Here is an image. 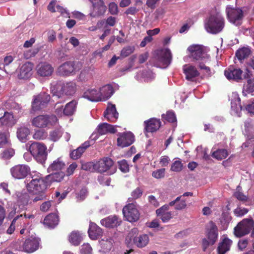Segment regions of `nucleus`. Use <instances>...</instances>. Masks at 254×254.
<instances>
[{"label":"nucleus","mask_w":254,"mask_h":254,"mask_svg":"<svg viewBox=\"0 0 254 254\" xmlns=\"http://www.w3.org/2000/svg\"><path fill=\"white\" fill-rule=\"evenodd\" d=\"M188 56L184 58L186 63L198 62L203 63L209 61L210 56L207 54L206 48L199 44H192L187 49Z\"/></svg>","instance_id":"1"},{"label":"nucleus","mask_w":254,"mask_h":254,"mask_svg":"<svg viewBox=\"0 0 254 254\" xmlns=\"http://www.w3.org/2000/svg\"><path fill=\"white\" fill-rule=\"evenodd\" d=\"M204 26L208 33L216 34L223 30L225 26V19L219 12L212 11L205 19Z\"/></svg>","instance_id":"2"},{"label":"nucleus","mask_w":254,"mask_h":254,"mask_svg":"<svg viewBox=\"0 0 254 254\" xmlns=\"http://www.w3.org/2000/svg\"><path fill=\"white\" fill-rule=\"evenodd\" d=\"M77 90V84L74 81H69L66 82H59L51 88L52 93L54 96L58 98L62 95L73 96Z\"/></svg>","instance_id":"3"},{"label":"nucleus","mask_w":254,"mask_h":254,"mask_svg":"<svg viewBox=\"0 0 254 254\" xmlns=\"http://www.w3.org/2000/svg\"><path fill=\"white\" fill-rule=\"evenodd\" d=\"M30 176L32 180L26 185L27 190L29 193H37L46 190L47 182L41 174L33 172Z\"/></svg>","instance_id":"4"},{"label":"nucleus","mask_w":254,"mask_h":254,"mask_svg":"<svg viewBox=\"0 0 254 254\" xmlns=\"http://www.w3.org/2000/svg\"><path fill=\"white\" fill-rule=\"evenodd\" d=\"M29 151L37 162L44 163L47 158V148L43 143L33 142L29 147Z\"/></svg>","instance_id":"5"},{"label":"nucleus","mask_w":254,"mask_h":254,"mask_svg":"<svg viewBox=\"0 0 254 254\" xmlns=\"http://www.w3.org/2000/svg\"><path fill=\"white\" fill-rule=\"evenodd\" d=\"M58 121L55 115H40L33 118L31 121V125L33 127L37 128H50L53 126Z\"/></svg>","instance_id":"6"},{"label":"nucleus","mask_w":254,"mask_h":254,"mask_svg":"<svg viewBox=\"0 0 254 254\" xmlns=\"http://www.w3.org/2000/svg\"><path fill=\"white\" fill-rule=\"evenodd\" d=\"M254 225V221L252 219H244L234 228V234L238 238L243 237L250 232Z\"/></svg>","instance_id":"7"},{"label":"nucleus","mask_w":254,"mask_h":254,"mask_svg":"<svg viewBox=\"0 0 254 254\" xmlns=\"http://www.w3.org/2000/svg\"><path fill=\"white\" fill-rule=\"evenodd\" d=\"M123 214L126 220L131 223L137 222L140 217V213L136 205L132 203H128L123 207Z\"/></svg>","instance_id":"8"},{"label":"nucleus","mask_w":254,"mask_h":254,"mask_svg":"<svg viewBox=\"0 0 254 254\" xmlns=\"http://www.w3.org/2000/svg\"><path fill=\"white\" fill-rule=\"evenodd\" d=\"M226 12L228 19L231 23L235 25H239L241 23L244 16L243 12L241 9L228 5L226 8Z\"/></svg>","instance_id":"9"},{"label":"nucleus","mask_w":254,"mask_h":254,"mask_svg":"<svg viewBox=\"0 0 254 254\" xmlns=\"http://www.w3.org/2000/svg\"><path fill=\"white\" fill-rule=\"evenodd\" d=\"M50 99V95L45 92H41L34 96L32 103V110L35 112L43 109L49 102Z\"/></svg>","instance_id":"10"},{"label":"nucleus","mask_w":254,"mask_h":254,"mask_svg":"<svg viewBox=\"0 0 254 254\" xmlns=\"http://www.w3.org/2000/svg\"><path fill=\"white\" fill-rule=\"evenodd\" d=\"M30 168L25 164L15 165L10 169L12 176L16 179H22L26 178L30 173Z\"/></svg>","instance_id":"11"},{"label":"nucleus","mask_w":254,"mask_h":254,"mask_svg":"<svg viewBox=\"0 0 254 254\" xmlns=\"http://www.w3.org/2000/svg\"><path fill=\"white\" fill-rule=\"evenodd\" d=\"M82 64H61L58 68V73L62 76H68L75 74L82 68Z\"/></svg>","instance_id":"12"},{"label":"nucleus","mask_w":254,"mask_h":254,"mask_svg":"<svg viewBox=\"0 0 254 254\" xmlns=\"http://www.w3.org/2000/svg\"><path fill=\"white\" fill-rule=\"evenodd\" d=\"M117 138V145L122 148L128 146L134 141V136L131 132L119 133Z\"/></svg>","instance_id":"13"},{"label":"nucleus","mask_w":254,"mask_h":254,"mask_svg":"<svg viewBox=\"0 0 254 254\" xmlns=\"http://www.w3.org/2000/svg\"><path fill=\"white\" fill-rule=\"evenodd\" d=\"M101 224L108 228H117L120 226L122 223L121 218L116 215H110L100 221Z\"/></svg>","instance_id":"14"},{"label":"nucleus","mask_w":254,"mask_h":254,"mask_svg":"<svg viewBox=\"0 0 254 254\" xmlns=\"http://www.w3.org/2000/svg\"><path fill=\"white\" fill-rule=\"evenodd\" d=\"M242 72L241 69L236 68L233 65H230L225 70L224 74L228 79L239 82L242 79Z\"/></svg>","instance_id":"15"},{"label":"nucleus","mask_w":254,"mask_h":254,"mask_svg":"<svg viewBox=\"0 0 254 254\" xmlns=\"http://www.w3.org/2000/svg\"><path fill=\"white\" fill-rule=\"evenodd\" d=\"M113 164L112 159L109 157H105L95 163V168L97 172L104 173L109 170Z\"/></svg>","instance_id":"16"},{"label":"nucleus","mask_w":254,"mask_h":254,"mask_svg":"<svg viewBox=\"0 0 254 254\" xmlns=\"http://www.w3.org/2000/svg\"><path fill=\"white\" fill-rule=\"evenodd\" d=\"M144 130L146 132H154L159 129L161 122L160 120L151 118L144 122Z\"/></svg>","instance_id":"17"},{"label":"nucleus","mask_w":254,"mask_h":254,"mask_svg":"<svg viewBox=\"0 0 254 254\" xmlns=\"http://www.w3.org/2000/svg\"><path fill=\"white\" fill-rule=\"evenodd\" d=\"M88 233L91 239L95 240L102 236L103 230L95 223L91 222L89 224Z\"/></svg>","instance_id":"18"},{"label":"nucleus","mask_w":254,"mask_h":254,"mask_svg":"<svg viewBox=\"0 0 254 254\" xmlns=\"http://www.w3.org/2000/svg\"><path fill=\"white\" fill-rule=\"evenodd\" d=\"M104 117L110 122H116L119 117V113L117 111L116 106L110 104L104 113Z\"/></svg>","instance_id":"19"},{"label":"nucleus","mask_w":254,"mask_h":254,"mask_svg":"<svg viewBox=\"0 0 254 254\" xmlns=\"http://www.w3.org/2000/svg\"><path fill=\"white\" fill-rule=\"evenodd\" d=\"M184 73L188 80L193 81L195 77L199 75L196 67L192 65L185 64L183 66Z\"/></svg>","instance_id":"20"},{"label":"nucleus","mask_w":254,"mask_h":254,"mask_svg":"<svg viewBox=\"0 0 254 254\" xmlns=\"http://www.w3.org/2000/svg\"><path fill=\"white\" fill-rule=\"evenodd\" d=\"M39 243L35 238L26 239L23 245V249L25 252L30 253L34 252L38 248Z\"/></svg>","instance_id":"21"},{"label":"nucleus","mask_w":254,"mask_h":254,"mask_svg":"<svg viewBox=\"0 0 254 254\" xmlns=\"http://www.w3.org/2000/svg\"><path fill=\"white\" fill-rule=\"evenodd\" d=\"M37 74L42 77L49 76L54 71V67L51 64H37Z\"/></svg>","instance_id":"22"},{"label":"nucleus","mask_w":254,"mask_h":254,"mask_svg":"<svg viewBox=\"0 0 254 254\" xmlns=\"http://www.w3.org/2000/svg\"><path fill=\"white\" fill-rule=\"evenodd\" d=\"M32 64H22L20 66L18 74V77L19 79H27L32 74Z\"/></svg>","instance_id":"23"},{"label":"nucleus","mask_w":254,"mask_h":254,"mask_svg":"<svg viewBox=\"0 0 254 254\" xmlns=\"http://www.w3.org/2000/svg\"><path fill=\"white\" fill-rule=\"evenodd\" d=\"M210 228L208 230L207 238L211 241V245H213L218 238V228L216 224L213 222H209Z\"/></svg>","instance_id":"24"},{"label":"nucleus","mask_w":254,"mask_h":254,"mask_svg":"<svg viewBox=\"0 0 254 254\" xmlns=\"http://www.w3.org/2000/svg\"><path fill=\"white\" fill-rule=\"evenodd\" d=\"M82 97L92 102L102 101L100 96L99 91L95 89H88L83 94Z\"/></svg>","instance_id":"25"},{"label":"nucleus","mask_w":254,"mask_h":254,"mask_svg":"<svg viewBox=\"0 0 254 254\" xmlns=\"http://www.w3.org/2000/svg\"><path fill=\"white\" fill-rule=\"evenodd\" d=\"M99 93L102 101H106L113 95L114 90L111 84H107L100 88Z\"/></svg>","instance_id":"26"},{"label":"nucleus","mask_w":254,"mask_h":254,"mask_svg":"<svg viewBox=\"0 0 254 254\" xmlns=\"http://www.w3.org/2000/svg\"><path fill=\"white\" fill-rule=\"evenodd\" d=\"M90 146V142L86 141L84 142L81 146L76 149L73 150L70 153V157L73 159H77L79 158L82 154L85 152L86 149Z\"/></svg>","instance_id":"27"},{"label":"nucleus","mask_w":254,"mask_h":254,"mask_svg":"<svg viewBox=\"0 0 254 254\" xmlns=\"http://www.w3.org/2000/svg\"><path fill=\"white\" fill-rule=\"evenodd\" d=\"M56 1L54 0L52 1L48 6V9L49 11L54 12L58 11L61 13V14L64 17H70V14L67 10L63 8L62 6L57 5H56Z\"/></svg>","instance_id":"28"},{"label":"nucleus","mask_w":254,"mask_h":254,"mask_svg":"<svg viewBox=\"0 0 254 254\" xmlns=\"http://www.w3.org/2000/svg\"><path fill=\"white\" fill-rule=\"evenodd\" d=\"M59 221V216L55 213H51L45 218L44 224L49 228H54L58 225Z\"/></svg>","instance_id":"29"},{"label":"nucleus","mask_w":254,"mask_h":254,"mask_svg":"<svg viewBox=\"0 0 254 254\" xmlns=\"http://www.w3.org/2000/svg\"><path fill=\"white\" fill-rule=\"evenodd\" d=\"M64 176V173L62 171H60L51 173L45 178L48 186L54 182H60L63 180Z\"/></svg>","instance_id":"30"},{"label":"nucleus","mask_w":254,"mask_h":254,"mask_svg":"<svg viewBox=\"0 0 254 254\" xmlns=\"http://www.w3.org/2000/svg\"><path fill=\"white\" fill-rule=\"evenodd\" d=\"M65 163L61 158L54 160L48 168V172L50 173L54 171L60 172L65 168Z\"/></svg>","instance_id":"31"},{"label":"nucleus","mask_w":254,"mask_h":254,"mask_svg":"<svg viewBox=\"0 0 254 254\" xmlns=\"http://www.w3.org/2000/svg\"><path fill=\"white\" fill-rule=\"evenodd\" d=\"M232 241L228 238H225L217 248L218 254H225L229 251Z\"/></svg>","instance_id":"32"},{"label":"nucleus","mask_w":254,"mask_h":254,"mask_svg":"<svg viewBox=\"0 0 254 254\" xmlns=\"http://www.w3.org/2000/svg\"><path fill=\"white\" fill-rule=\"evenodd\" d=\"M149 241V237L146 234L140 235L138 237H135L133 239L134 244L140 248L145 247Z\"/></svg>","instance_id":"33"},{"label":"nucleus","mask_w":254,"mask_h":254,"mask_svg":"<svg viewBox=\"0 0 254 254\" xmlns=\"http://www.w3.org/2000/svg\"><path fill=\"white\" fill-rule=\"evenodd\" d=\"M14 124V120L12 114L5 112L4 115L0 118V125L4 126L11 127Z\"/></svg>","instance_id":"34"},{"label":"nucleus","mask_w":254,"mask_h":254,"mask_svg":"<svg viewBox=\"0 0 254 254\" xmlns=\"http://www.w3.org/2000/svg\"><path fill=\"white\" fill-rule=\"evenodd\" d=\"M77 103V101L75 100H73L67 103L63 109V113L66 116L72 115L76 111Z\"/></svg>","instance_id":"35"},{"label":"nucleus","mask_w":254,"mask_h":254,"mask_svg":"<svg viewBox=\"0 0 254 254\" xmlns=\"http://www.w3.org/2000/svg\"><path fill=\"white\" fill-rule=\"evenodd\" d=\"M229 152L226 149H218L212 153V157L217 160H222L226 158L229 155Z\"/></svg>","instance_id":"36"},{"label":"nucleus","mask_w":254,"mask_h":254,"mask_svg":"<svg viewBox=\"0 0 254 254\" xmlns=\"http://www.w3.org/2000/svg\"><path fill=\"white\" fill-rule=\"evenodd\" d=\"M69 241L74 246H78L80 244L82 238L78 231H72L69 236Z\"/></svg>","instance_id":"37"},{"label":"nucleus","mask_w":254,"mask_h":254,"mask_svg":"<svg viewBox=\"0 0 254 254\" xmlns=\"http://www.w3.org/2000/svg\"><path fill=\"white\" fill-rule=\"evenodd\" d=\"M254 92V77L248 78L247 83L244 85L243 94L246 96L247 94Z\"/></svg>","instance_id":"38"},{"label":"nucleus","mask_w":254,"mask_h":254,"mask_svg":"<svg viewBox=\"0 0 254 254\" xmlns=\"http://www.w3.org/2000/svg\"><path fill=\"white\" fill-rule=\"evenodd\" d=\"M250 53L251 50L249 48L244 47L237 51L236 56L240 62L242 63V60L248 58Z\"/></svg>","instance_id":"39"},{"label":"nucleus","mask_w":254,"mask_h":254,"mask_svg":"<svg viewBox=\"0 0 254 254\" xmlns=\"http://www.w3.org/2000/svg\"><path fill=\"white\" fill-rule=\"evenodd\" d=\"M17 201L24 205H27L29 200V194L24 192L17 191L15 193Z\"/></svg>","instance_id":"40"},{"label":"nucleus","mask_w":254,"mask_h":254,"mask_svg":"<svg viewBox=\"0 0 254 254\" xmlns=\"http://www.w3.org/2000/svg\"><path fill=\"white\" fill-rule=\"evenodd\" d=\"M30 132L29 128L25 127H20L17 130V136L20 140L22 141L26 139Z\"/></svg>","instance_id":"41"},{"label":"nucleus","mask_w":254,"mask_h":254,"mask_svg":"<svg viewBox=\"0 0 254 254\" xmlns=\"http://www.w3.org/2000/svg\"><path fill=\"white\" fill-rule=\"evenodd\" d=\"M93 70V68L91 66H84L81 71L79 75V78L81 80H85L88 77L90 76L91 71Z\"/></svg>","instance_id":"42"},{"label":"nucleus","mask_w":254,"mask_h":254,"mask_svg":"<svg viewBox=\"0 0 254 254\" xmlns=\"http://www.w3.org/2000/svg\"><path fill=\"white\" fill-rule=\"evenodd\" d=\"M48 136L47 132L42 129L36 130L33 135V138L36 140H44Z\"/></svg>","instance_id":"43"},{"label":"nucleus","mask_w":254,"mask_h":254,"mask_svg":"<svg viewBox=\"0 0 254 254\" xmlns=\"http://www.w3.org/2000/svg\"><path fill=\"white\" fill-rule=\"evenodd\" d=\"M162 58L165 64H171L172 61V54L170 49L166 48L162 51Z\"/></svg>","instance_id":"44"},{"label":"nucleus","mask_w":254,"mask_h":254,"mask_svg":"<svg viewBox=\"0 0 254 254\" xmlns=\"http://www.w3.org/2000/svg\"><path fill=\"white\" fill-rule=\"evenodd\" d=\"M62 135V132L59 129H56L50 132V139L54 141L58 140Z\"/></svg>","instance_id":"45"},{"label":"nucleus","mask_w":254,"mask_h":254,"mask_svg":"<svg viewBox=\"0 0 254 254\" xmlns=\"http://www.w3.org/2000/svg\"><path fill=\"white\" fill-rule=\"evenodd\" d=\"M34 195H35L34 196H33L31 200L33 202H37L38 201H42L46 199L47 197L45 195L44 191H39V192L37 193H32Z\"/></svg>","instance_id":"46"},{"label":"nucleus","mask_w":254,"mask_h":254,"mask_svg":"<svg viewBox=\"0 0 254 254\" xmlns=\"http://www.w3.org/2000/svg\"><path fill=\"white\" fill-rule=\"evenodd\" d=\"M183 168V164L181 160L175 161L172 164L171 170L173 172H181Z\"/></svg>","instance_id":"47"},{"label":"nucleus","mask_w":254,"mask_h":254,"mask_svg":"<svg viewBox=\"0 0 254 254\" xmlns=\"http://www.w3.org/2000/svg\"><path fill=\"white\" fill-rule=\"evenodd\" d=\"M162 118L170 123H176L177 119L175 113L172 111H168L166 114L162 115Z\"/></svg>","instance_id":"48"},{"label":"nucleus","mask_w":254,"mask_h":254,"mask_svg":"<svg viewBox=\"0 0 254 254\" xmlns=\"http://www.w3.org/2000/svg\"><path fill=\"white\" fill-rule=\"evenodd\" d=\"M39 50V47H34L33 48L25 51L24 53V56L27 59H29L31 57H34Z\"/></svg>","instance_id":"49"},{"label":"nucleus","mask_w":254,"mask_h":254,"mask_svg":"<svg viewBox=\"0 0 254 254\" xmlns=\"http://www.w3.org/2000/svg\"><path fill=\"white\" fill-rule=\"evenodd\" d=\"M134 46H128L124 47L121 52V57L126 58L128 56L134 52Z\"/></svg>","instance_id":"50"},{"label":"nucleus","mask_w":254,"mask_h":254,"mask_svg":"<svg viewBox=\"0 0 254 254\" xmlns=\"http://www.w3.org/2000/svg\"><path fill=\"white\" fill-rule=\"evenodd\" d=\"M81 169L90 172L96 171L95 163L92 162H86L82 164Z\"/></svg>","instance_id":"51"},{"label":"nucleus","mask_w":254,"mask_h":254,"mask_svg":"<svg viewBox=\"0 0 254 254\" xmlns=\"http://www.w3.org/2000/svg\"><path fill=\"white\" fill-rule=\"evenodd\" d=\"M119 169L123 173L129 171V165L125 159H123L118 162Z\"/></svg>","instance_id":"52"},{"label":"nucleus","mask_w":254,"mask_h":254,"mask_svg":"<svg viewBox=\"0 0 254 254\" xmlns=\"http://www.w3.org/2000/svg\"><path fill=\"white\" fill-rule=\"evenodd\" d=\"M23 216V215L21 214V215H18L17 216H16L13 219V220L11 222V223L10 225V226L9 227V228L7 229V231H6V232L7 234H12L14 230H15V223L19 219H20V218H21Z\"/></svg>","instance_id":"53"},{"label":"nucleus","mask_w":254,"mask_h":254,"mask_svg":"<svg viewBox=\"0 0 254 254\" xmlns=\"http://www.w3.org/2000/svg\"><path fill=\"white\" fill-rule=\"evenodd\" d=\"M87 189L85 187H83L79 192L76 193V198L78 201H83L87 196Z\"/></svg>","instance_id":"54"},{"label":"nucleus","mask_w":254,"mask_h":254,"mask_svg":"<svg viewBox=\"0 0 254 254\" xmlns=\"http://www.w3.org/2000/svg\"><path fill=\"white\" fill-rule=\"evenodd\" d=\"M143 193V190L140 188H137L133 190L131 193V197L128 198V200L130 201V199H136L140 198Z\"/></svg>","instance_id":"55"},{"label":"nucleus","mask_w":254,"mask_h":254,"mask_svg":"<svg viewBox=\"0 0 254 254\" xmlns=\"http://www.w3.org/2000/svg\"><path fill=\"white\" fill-rule=\"evenodd\" d=\"M156 214L160 218L162 222L164 223L168 222L172 218V214L171 212L156 213Z\"/></svg>","instance_id":"56"},{"label":"nucleus","mask_w":254,"mask_h":254,"mask_svg":"<svg viewBox=\"0 0 254 254\" xmlns=\"http://www.w3.org/2000/svg\"><path fill=\"white\" fill-rule=\"evenodd\" d=\"M14 154V151L12 149H7L4 150L1 154L0 156L1 158L7 160L10 159L11 157L13 156Z\"/></svg>","instance_id":"57"},{"label":"nucleus","mask_w":254,"mask_h":254,"mask_svg":"<svg viewBox=\"0 0 254 254\" xmlns=\"http://www.w3.org/2000/svg\"><path fill=\"white\" fill-rule=\"evenodd\" d=\"M165 172V169L164 168H162L153 171L152 173V175L156 179H161L164 177Z\"/></svg>","instance_id":"58"},{"label":"nucleus","mask_w":254,"mask_h":254,"mask_svg":"<svg viewBox=\"0 0 254 254\" xmlns=\"http://www.w3.org/2000/svg\"><path fill=\"white\" fill-rule=\"evenodd\" d=\"M4 68L5 72L9 74H12L15 69V67H13V64H0V69Z\"/></svg>","instance_id":"59"},{"label":"nucleus","mask_w":254,"mask_h":254,"mask_svg":"<svg viewBox=\"0 0 254 254\" xmlns=\"http://www.w3.org/2000/svg\"><path fill=\"white\" fill-rule=\"evenodd\" d=\"M92 249L89 244H84L80 250L81 254H91Z\"/></svg>","instance_id":"60"},{"label":"nucleus","mask_w":254,"mask_h":254,"mask_svg":"<svg viewBox=\"0 0 254 254\" xmlns=\"http://www.w3.org/2000/svg\"><path fill=\"white\" fill-rule=\"evenodd\" d=\"M249 210L246 208L238 207L234 211V213L236 216L241 217L247 214Z\"/></svg>","instance_id":"61"},{"label":"nucleus","mask_w":254,"mask_h":254,"mask_svg":"<svg viewBox=\"0 0 254 254\" xmlns=\"http://www.w3.org/2000/svg\"><path fill=\"white\" fill-rule=\"evenodd\" d=\"M232 218L229 214L227 213H224L222 215L221 222L222 224L226 225V226L229 224L231 221Z\"/></svg>","instance_id":"62"},{"label":"nucleus","mask_w":254,"mask_h":254,"mask_svg":"<svg viewBox=\"0 0 254 254\" xmlns=\"http://www.w3.org/2000/svg\"><path fill=\"white\" fill-rule=\"evenodd\" d=\"M52 201H46L42 203L40 205V209L42 212H47L52 206Z\"/></svg>","instance_id":"63"},{"label":"nucleus","mask_w":254,"mask_h":254,"mask_svg":"<svg viewBox=\"0 0 254 254\" xmlns=\"http://www.w3.org/2000/svg\"><path fill=\"white\" fill-rule=\"evenodd\" d=\"M109 10L112 14H117L118 13V7L115 2H111L109 5Z\"/></svg>","instance_id":"64"}]
</instances>
